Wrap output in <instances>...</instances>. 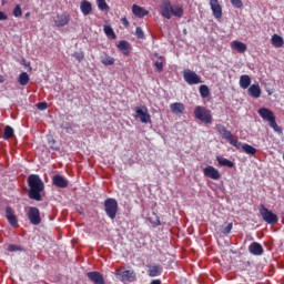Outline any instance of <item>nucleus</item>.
<instances>
[{
  "instance_id": "4c0bfd02",
  "label": "nucleus",
  "mask_w": 284,
  "mask_h": 284,
  "mask_svg": "<svg viewBox=\"0 0 284 284\" xmlns=\"http://www.w3.org/2000/svg\"><path fill=\"white\" fill-rule=\"evenodd\" d=\"M23 11L21 10V6L18 4L16 6V8L13 9V17L19 18L22 17Z\"/></svg>"
},
{
  "instance_id": "393cba45",
  "label": "nucleus",
  "mask_w": 284,
  "mask_h": 284,
  "mask_svg": "<svg viewBox=\"0 0 284 284\" xmlns=\"http://www.w3.org/2000/svg\"><path fill=\"white\" fill-rule=\"evenodd\" d=\"M271 43L272 45H274V48H283L284 45L283 37L278 34H273L271 38Z\"/></svg>"
},
{
  "instance_id": "a18cd8bd",
  "label": "nucleus",
  "mask_w": 284,
  "mask_h": 284,
  "mask_svg": "<svg viewBox=\"0 0 284 284\" xmlns=\"http://www.w3.org/2000/svg\"><path fill=\"white\" fill-rule=\"evenodd\" d=\"M38 110H48V103L45 102H40L38 103Z\"/></svg>"
},
{
  "instance_id": "a878e982",
  "label": "nucleus",
  "mask_w": 284,
  "mask_h": 284,
  "mask_svg": "<svg viewBox=\"0 0 284 284\" xmlns=\"http://www.w3.org/2000/svg\"><path fill=\"white\" fill-rule=\"evenodd\" d=\"M240 150L245 152V154H250L251 156H254V154H256V149H254V146H252L250 144L241 143Z\"/></svg>"
},
{
  "instance_id": "ddd939ff",
  "label": "nucleus",
  "mask_w": 284,
  "mask_h": 284,
  "mask_svg": "<svg viewBox=\"0 0 284 284\" xmlns=\"http://www.w3.org/2000/svg\"><path fill=\"white\" fill-rule=\"evenodd\" d=\"M210 6L213 12V17H215V19H221V17H223V9L221 8L219 0H211Z\"/></svg>"
},
{
  "instance_id": "72a5a7b5",
  "label": "nucleus",
  "mask_w": 284,
  "mask_h": 284,
  "mask_svg": "<svg viewBox=\"0 0 284 284\" xmlns=\"http://www.w3.org/2000/svg\"><path fill=\"white\" fill-rule=\"evenodd\" d=\"M104 33L106 34V37H110L111 39H116V34L114 33V30L112 29V27L108 24L104 26Z\"/></svg>"
},
{
  "instance_id": "f03ea898",
  "label": "nucleus",
  "mask_w": 284,
  "mask_h": 284,
  "mask_svg": "<svg viewBox=\"0 0 284 284\" xmlns=\"http://www.w3.org/2000/svg\"><path fill=\"white\" fill-rule=\"evenodd\" d=\"M257 113L260 114L261 119H263V121L268 123L270 128H272L276 134H283V129L276 123V115H274L272 110L267 108H260Z\"/></svg>"
},
{
  "instance_id": "412c9836",
  "label": "nucleus",
  "mask_w": 284,
  "mask_h": 284,
  "mask_svg": "<svg viewBox=\"0 0 284 284\" xmlns=\"http://www.w3.org/2000/svg\"><path fill=\"white\" fill-rule=\"evenodd\" d=\"M170 109L173 114H183L185 105L181 102H175L170 105Z\"/></svg>"
},
{
  "instance_id": "0eeeda50",
  "label": "nucleus",
  "mask_w": 284,
  "mask_h": 284,
  "mask_svg": "<svg viewBox=\"0 0 284 284\" xmlns=\"http://www.w3.org/2000/svg\"><path fill=\"white\" fill-rule=\"evenodd\" d=\"M183 77H184V81H186L189 85H199V83H203V80H201V77H199L196 72L190 69L184 70Z\"/></svg>"
},
{
  "instance_id": "c756f323",
  "label": "nucleus",
  "mask_w": 284,
  "mask_h": 284,
  "mask_svg": "<svg viewBox=\"0 0 284 284\" xmlns=\"http://www.w3.org/2000/svg\"><path fill=\"white\" fill-rule=\"evenodd\" d=\"M18 82L20 83V85H26L30 82V75H28V73L26 72L20 73Z\"/></svg>"
},
{
  "instance_id": "ea45409f",
  "label": "nucleus",
  "mask_w": 284,
  "mask_h": 284,
  "mask_svg": "<svg viewBox=\"0 0 284 284\" xmlns=\"http://www.w3.org/2000/svg\"><path fill=\"white\" fill-rule=\"evenodd\" d=\"M135 34H136L138 39H145V33L143 32V29H141V27H138L135 29Z\"/></svg>"
},
{
  "instance_id": "4be33fe9",
  "label": "nucleus",
  "mask_w": 284,
  "mask_h": 284,
  "mask_svg": "<svg viewBox=\"0 0 284 284\" xmlns=\"http://www.w3.org/2000/svg\"><path fill=\"white\" fill-rule=\"evenodd\" d=\"M250 85H252V78H250V75L244 74L240 77V88H242V90H247V88H250Z\"/></svg>"
},
{
  "instance_id": "37998d69",
  "label": "nucleus",
  "mask_w": 284,
  "mask_h": 284,
  "mask_svg": "<svg viewBox=\"0 0 284 284\" xmlns=\"http://www.w3.org/2000/svg\"><path fill=\"white\" fill-rule=\"evenodd\" d=\"M48 143H49V146L52 148V150L55 149L54 145H55L57 141H54V138L49 135L48 136Z\"/></svg>"
},
{
  "instance_id": "423d86ee",
  "label": "nucleus",
  "mask_w": 284,
  "mask_h": 284,
  "mask_svg": "<svg viewBox=\"0 0 284 284\" xmlns=\"http://www.w3.org/2000/svg\"><path fill=\"white\" fill-rule=\"evenodd\" d=\"M104 210L109 219H116V212L119 210V202H116L114 199H106L104 201Z\"/></svg>"
},
{
  "instance_id": "39448f33",
  "label": "nucleus",
  "mask_w": 284,
  "mask_h": 284,
  "mask_svg": "<svg viewBox=\"0 0 284 284\" xmlns=\"http://www.w3.org/2000/svg\"><path fill=\"white\" fill-rule=\"evenodd\" d=\"M194 116L202 123H212V113L204 106H195Z\"/></svg>"
},
{
  "instance_id": "de8ad7c7",
  "label": "nucleus",
  "mask_w": 284,
  "mask_h": 284,
  "mask_svg": "<svg viewBox=\"0 0 284 284\" xmlns=\"http://www.w3.org/2000/svg\"><path fill=\"white\" fill-rule=\"evenodd\" d=\"M121 22L123 23V26H125L128 28V26H130V22L128 21V18H122Z\"/></svg>"
},
{
  "instance_id": "49530a36",
  "label": "nucleus",
  "mask_w": 284,
  "mask_h": 284,
  "mask_svg": "<svg viewBox=\"0 0 284 284\" xmlns=\"http://www.w3.org/2000/svg\"><path fill=\"white\" fill-rule=\"evenodd\" d=\"M8 19V16L6 14V12L0 11V21H6Z\"/></svg>"
},
{
  "instance_id": "f8f14e48",
  "label": "nucleus",
  "mask_w": 284,
  "mask_h": 284,
  "mask_svg": "<svg viewBox=\"0 0 284 284\" xmlns=\"http://www.w3.org/2000/svg\"><path fill=\"white\" fill-rule=\"evenodd\" d=\"M160 10L164 19H172V3H170V0H164L160 7Z\"/></svg>"
},
{
  "instance_id": "f257e3e1",
  "label": "nucleus",
  "mask_w": 284,
  "mask_h": 284,
  "mask_svg": "<svg viewBox=\"0 0 284 284\" xmlns=\"http://www.w3.org/2000/svg\"><path fill=\"white\" fill-rule=\"evenodd\" d=\"M29 183V197L33 201H41V192L45 190V185L43 184V180L39 178L37 174H31L28 178Z\"/></svg>"
},
{
  "instance_id": "79ce46f5",
  "label": "nucleus",
  "mask_w": 284,
  "mask_h": 284,
  "mask_svg": "<svg viewBox=\"0 0 284 284\" xmlns=\"http://www.w3.org/2000/svg\"><path fill=\"white\" fill-rule=\"evenodd\" d=\"M231 3L234 8H243V1L241 0H231Z\"/></svg>"
},
{
  "instance_id": "8fccbe9b",
  "label": "nucleus",
  "mask_w": 284,
  "mask_h": 284,
  "mask_svg": "<svg viewBox=\"0 0 284 284\" xmlns=\"http://www.w3.org/2000/svg\"><path fill=\"white\" fill-rule=\"evenodd\" d=\"M0 83H3V75H0Z\"/></svg>"
},
{
  "instance_id": "473e14b6",
  "label": "nucleus",
  "mask_w": 284,
  "mask_h": 284,
  "mask_svg": "<svg viewBox=\"0 0 284 284\" xmlns=\"http://www.w3.org/2000/svg\"><path fill=\"white\" fill-rule=\"evenodd\" d=\"M200 94L202 99H207L210 97V88L207 85L203 84L200 87Z\"/></svg>"
},
{
  "instance_id": "e433bc0d",
  "label": "nucleus",
  "mask_w": 284,
  "mask_h": 284,
  "mask_svg": "<svg viewBox=\"0 0 284 284\" xmlns=\"http://www.w3.org/2000/svg\"><path fill=\"white\" fill-rule=\"evenodd\" d=\"M155 69L158 70V72H162L163 71V57H160L158 61H155L154 63Z\"/></svg>"
},
{
  "instance_id": "9d476101",
  "label": "nucleus",
  "mask_w": 284,
  "mask_h": 284,
  "mask_svg": "<svg viewBox=\"0 0 284 284\" xmlns=\"http://www.w3.org/2000/svg\"><path fill=\"white\" fill-rule=\"evenodd\" d=\"M204 176L207 179H212L213 181H219L221 179V173L216 170V168L209 165L203 169Z\"/></svg>"
},
{
  "instance_id": "a19ab883",
  "label": "nucleus",
  "mask_w": 284,
  "mask_h": 284,
  "mask_svg": "<svg viewBox=\"0 0 284 284\" xmlns=\"http://www.w3.org/2000/svg\"><path fill=\"white\" fill-rule=\"evenodd\" d=\"M77 61L81 62L83 59H85V55L82 52H75L72 54Z\"/></svg>"
},
{
  "instance_id": "09e8293b",
  "label": "nucleus",
  "mask_w": 284,
  "mask_h": 284,
  "mask_svg": "<svg viewBox=\"0 0 284 284\" xmlns=\"http://www.w3.org/2000/svg\"><path fill=\"white\" fill-rule=\"evenodd\" d=\"M151 284H161V281H159V280H153V281L151 282Z\"/></svg>"
},
{
  "instance_id": "c85d7f7f",
  "label": "nucleus",
  "mask_w": 284,
  "mask_h": 284,
  "mask_svg": "<svg viewBox=\"0 0 284 284\" xmlns=\"http://www.w3.org/2000/svg\"><path fill=\"white\" fill-rule=\"evenodd\" d=\"M178 17L181 18L183 17V8L179 7V6H173L171 9V17Z\"/></svg>"
},
{
  "instance_id": "6e6552de",
  "label": "nucleus",
  "mask_w": 284,
  "mask_h": 284,
  "mask_svg": "<svg viewBox=\"0 0 284 284\" xmlns=\"http://www.w3.org/2000/svg\"><path fill=\"white\" fill-rule=\"evenodd\" d=\"M135 119H139L141 123H151L152 118L148 112V106H138L135 108Z\"/></svg>"
},
{
  "instance_id": "1a4fd4ad",
  "label": "nucleus",
  "mask_w": 284,
  "mask_h": 284,
  "mask_svg": "<svg viewBox=\"0 0 284 284\" xmlns=\"http://www.w3.org/2000/svg\"><path fill=\"white\" fill-rule=\"evenodd\" d=\"M28 216L32 225H39L41 223V213L39 212V209L34 206L30 207Z\"/></svg>"
},
{
  "instance_id": "b1692460",
  "label": "nucleus",
  "mask_w": 284,
  "mask_h": 284,
  "mask_svg": "<svg viewBox=\"0 0 284 284\" xmlns=\"http://www.w3.org/2000/svg\"><path fill=\"white\" fill-rule=\"evenodd\" d=\"M53 185L55 187H68V180L61 175L53 176Z\"/></svg>"
},
{
  "instance_id": "aec40b11",
  "label": "nucleus",
  "mask_w": 284,
  "mask_h": 284,
  "mask_svg": "<svg viewBox=\"0 0 284 284\" xmlns=\"http://www.w3.org/2000/svg\"><path fill=\"white\" fill-rule=\"evenodd\" d=\"M231 48L240 53L247 51V44L236 40L231 42Z\"/></svg>"
},
{
  "instance_id": "cd10ccee",
  "label": "nucleus",
  "mask_w": 284,
  "mask_h": 284,
  "mask_svg": "<svg viewBox=\"0 0 284 284\" xmlns=\"http://www.w3.org/2000/svg\"><path fill=\"white\" fill-rule=\"evenodd\" d=\"M114 62L115 60L113 57H110L108 54L101 57V63L103 65H114Z\"/></svg>"
},
{
  "instance_id": "7c9ffc66",
  "label": "nucleus",
  "mask_w": 284,
  "mask_h": 284,
  "mask_svg": "<svg viewBox=\"0 0 284 284\" xmlns=\"http://www.w3.org/2000/svg\"><path fill=\"white\" fill-rule=\"evenodd\" d=\"M217 163L223 165L224 168H234V162L225 159V158H217Z\"/></svg>"
},
{
  "instance_id": "4468645a",
  "label": "nucleus",
  "mask_w": 284,
  "mask_h": 284,
  "mask_svg": "<svg viewBox=\"0 0 284 284\" xmlns=\"http://www.w3.org/2000/svg\"><path fill=\"white\" fill-rule=\"evenodd\" d=\"M132 12L134 17H138L139 19H143V17H148V14H150V11L145 10V8L140 7L138 4L132 6Z\"/></svg>"
},
{
  "instance_id": "5701e85b",
  "label": "nucleus",
  "mask_w": 284,
  "mask_h": 284,
  "mask_svg": "<svg viewBox=\"0 0 284 284\" xmlns=\"http://www.w3.org/2000/svg\"><path fill=\"white\" fill-rule=\"evenodd\" d=\"M248 94L253 99H260L261 98V87L258 84H252L248 87Z\"/></svg>"
},
{
  "instance_id": "7ed1b4c3",
  "label": "nucleus",
  "mask_w": 284,
  "mask_h": 284,
  "mask_svg": "<svg viewBox=\"0 0 284 284\" xmlns=\"http://www.w3.org/2000/svg\"><path fill=\"white\" fill-rule=\"evenodd\" d=\"M216 130L219 134H221L222 138L229 141L231 145H233L237 150H241V142L239 140H234V135H232V132H230L224 125L217 124Z\"/></svg>"
},
{
  "instance_id": "a211bd4d",
  "label": "nucleus",
  "mask_w": 284,
  "mask_h": 284,
  "mask_svg": "<svg viewBox=\"0 0 284 284\" xmlns=\"http://www.w3.org/2000/svg\"><path fill=\"white\" fill-rule=\"evenodd\" d=\"M53 21L57 28H63V26H68V23L70 22V18H68V16L65 14H61V16H57L53 19Z\"/></svg>"
},
{
  "instance_id": "58836bf2",
  "label": "nucleus",
  "mask_w": 284,
  "mask_h": 284,
  "mask_svg": "<svg viewBox=\"0 0 284 284\" xmlns=\"http://www.w3.org/2000/svg\"><path fill=\"white\" fill-rule=\"evenodd\" d=\"M233 224L229 223L226 226L221 227L222 234H230L232 232Z\"/></svg>"
},
{
  "instance_id": "dca6fc26",
  "label": "nucleus",
  "mask_w": 284,
  "mask_h": 284,
  "mask_svg": "<svg viewBox=\"0 0 284 284\" xmlns=\"http://www.w3.org/2000/svg\"><path fill=\"white\" fill-rule=\"evenodd\" d=\"M248 251L254 256H261L263 254V246L258 242H253L248 246Z\"/></svg>"
},
{
  "instance_id": "2eb2a0df",
  "label": "nucleus",
  "mask_w": 284,
  "mask_h": 284,
  "mask_svg": "<svg viewBox=\"0 0 284 284\" xmlns=\"http://www.w3.org/2000/svg\"><path fill=\"white\" fill-rule=\"evenodd\" d=\"M87 276L94 284H105V282L103 281V275H101V273L99 272H89L87 273Z\"/></svg>"
},
{
  "instance_id": "2f4dec72",
  "label": "nucleus",
  "mask_w": 284,
  "mask_h": 284,
  "mask_svg": "<svg viewBox=\"0 0 284 284\" xmlns=\"http://www.w3.org/2000/svg\"><path fill=\"white\" fill-rule=\"evenodd\" d=\"M149 276H151V277L161 276V267H159V266H151L149 268Z\"/></svg>"
},
{
  "instance_id": "20e7f679",
  "label": "nucleus",
  "mask_w": 284,
  "mask_h": 284,
  "mask_svg": "<svg viewBox=\"0 0 284 284\" xmlns=\"http://www.w3.org/2000/svg\"><path fill=\"white\" fill-rule=\"evenodd\" d=\"M260 214L268 225H276L278 223V215L270 211L265 205H260Z\"/></svg>"
},
{
  "instance_id": "f3484780",
  "label": "nucleus",
  "mask_w": 284,
  "mask_h": 284,
  "mask_svg": "<svg viewBox=\"0 0 284 284\" xmlns=\"http://www.w3.org/2000/svg\"><path fill=\"white\" fill-rule=\"evenodd\" d=\"M118 278H121V281H130L133 282L136 280V276L134 275V271H123L122 273L118 274Z\"/></svg>"
},
{
  "instance_id": "c03bdc74",
  "label": "nucleus",
  "mask_w": 284,
  "mask_h": 284,
  "mask_svg": "<svg viewBox=\"0 0 284 284\" xmlns=\"http://www.w3.org/2000/svg\"><path fill=\"white\" fill-rule=\"evenodd\" d=\"M8 250H9V252H19V250H21V247L18 245L11 244L8 246Z\"/></svg>"
},
{
  "instance_id": "6ab92c4d",
  "label": "nucleus",
  "mask_w": 284,
  "mask_h": 284,
  "mask_svg": "<svg viewBox=\"0 0 284 284\" xmlns=\"http://www.w3.org/2000/svg\"><path fill=\"white\" fill-rule=\"evenodd\" d=\"M80 10L84 17H88L92 12V3L88 0H83L80 3Z\"/></svg>"
},
{
  "instance_id": "9b49d317",
  "label": "nucleus",
  "mask_w": 284,
  "mask_h": 284,
  "mask_svg": "<svg viewBox=\"0 0 284 284\" xmlns=\"http://www.w3.org/2000/svg\"><path fill=\"white\" fill-rule=\"evenodd\" d=\"M6 219L12 227H17L19 225V220L17 219V214H14V210H12V207L10 206L6 207Z\"/></svg>"
},
{
  "instance_id": "bb28decb",
  "label": "nucleus",
  "mask_w": 284,
  "mask_h": 284,
  "mask_svg": "<svg viewBox=\"0 0 284 284\" xmlns=\"http://www.w3.org/2000/svg\"><path fill=\"white\" fill-rule=\"evenodd\" d=\"M118 49L121 50V52H123V54H129L130 53V43L125 40H121L118 43Z\"/></svg>"
},
{
  "instance_id": "603ef678",
  "label": "nucleus",
  "mask_w": 284,
  "mask_h": 284,
  "mask_svg": "<svg viewBox=\"0 0 284 284\" xmlns=\"http://www.w3.org/2000/svg\"><path fill=\"white\" fill-rule=\"evenodd\" d=\"M65 130H67V132H68L69 128L67 126Z\"/></svg>"
},
{
  "instance_id": "f704fd0d",
  "label": "nucleus",
  "mask_w": 284,
  "mask_h": 284,
  "mask_svg": "<svg viewBox=\"0 0 284 284\" xmlns=\"http://www.w3.org/2000/svg\"><path fill=\"white\" fill-rule=\"evenodd\" d=\"M12 136H14V129H12L11 126H6L3 139L8 140L12 139Z\"/></svg>"
},
{
  "instance_id": "3c124183",
  "label": "nucleus",
  "mask_w": 284,
  "mask_h": 284,
  "mask_svg": "<svg viewBox=\"0 0 284 284\" xmlns=\"http://www.w3.org/2000/svg\"><path fill=\"white\" fill-rule=\"evenodd\" d=\"M158 225H161V222H160V221H158Z\"/></svg>"
},
{
  "instance_id": "c9c22d12",
  "label": "nucleus",
  "mask_w": 284,
  "mask_h": 284,
  "mask_svg": "<svg viewBox=\"0 0 284 284\" xmlns=\"http://www.w3.org/2000/svg\"><path fill=\"white\" fill-rule=\"evenodd\" d=\"M98 8L99 10H110V7L105 0H98Z\"/></svg>"
}]
</instances>
